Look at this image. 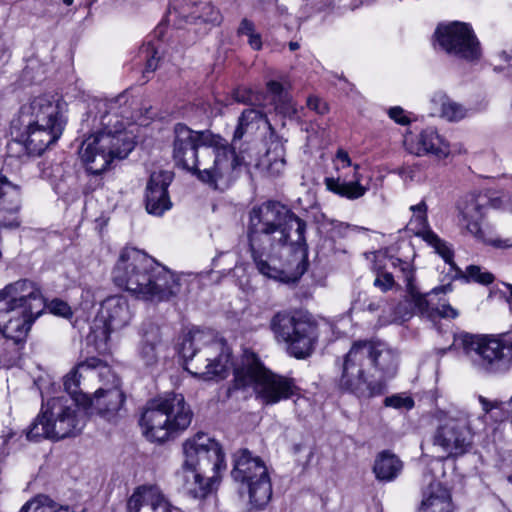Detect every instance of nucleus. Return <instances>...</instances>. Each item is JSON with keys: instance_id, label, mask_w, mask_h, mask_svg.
I'll use <instances>...</instances> for the list:
<instances>
[{"instance_id": "nucleus-1", "label": "nucleus", "mask_w": 512, "mask_h": 512, "mask_svg": "<svg viewBox=\"0 0 512 512\" xmlns=\"http://www.w3.org/2000/svg\"><path fill=\"white\" fill-rule=\"evenodd\" d=\"M305 233L306 222L281 203L253 207L248 239L258 272L279 282H296L307 269Z\"/></svg>"}, {"instance_id": "nucleus-2", "label": "nucleus", "mask_w": 512, "mask_h": 512, "mask_svg": "<svg viewBox=\"0 0 512 512\" xmlns=\"http://www.w3.org/2000/svg\"><path fill=\"white\" fill-rule=\"evenodd\" d=\"M137 116L126 93L94 102L82 121V130L91 134L82 142L81 160L91 174H101L115 159L126 158L135 146V135L128 129Z\"/></svg>"}, {"instance_id": "nucleus-3", "label": "nucleus", "mask_w": 512, "mask_h": 512, "mask_svg": "<svg viewBox=\"0 0 512 512\" xmlns=\"http://www.w3.org/2000/svg\"><path fill=\"white\" fill-rule=\"evenodd\" d=\"M172 157L177 167L193 172L214 189L227 188L240 165L235 149L210 130H193L177 123L173 129Z\"/></svg>"}, {"instance_id": "nucleus-4", "label": "nucleus", "mask_w": 512, "mask_h": 512, "mask_svg": "<svg viewBox=\"0 0 512 512\" xmlns=\"http://www.w3.org/2000/svg\"><path fill=\"white\" fill-rule=\"evenodd\" d=\"M398 365L399 353L388 343L379 339L355 341L344 357L339 387L358 398L381 395L385 385L373 378L372 369L392 377Z\"/></svg>"}, {"instance_id": "nucleus-5", "label": "nucleus", "mask_w": 512, "mask_h": 512, "mask_svg": "<svg viewBox=\"0 0 512 512\" xmlns=\"http://www.w3.org/2000/svg\"><path fill=\"white\" fill-rule=\"evenodd\" d=\"M114 284L137 299L163 302L180 292V279L145 252L125 248L112 272Z\"/></svg>"}, {"instance_id": "nucleus-6", "label": "nucleus", "mask_w": 512, "mask_h": 512, "mask_svg": "<svg viewBox=\"0 0 512 512\" xmlns=\"http://www.w3.org/2000/svg\"><path fill=\"white\" fill-rule=\"evenodd\" d=\"M66 104L54 95H40L24 103L11 121L15 144L30 156L41 155L61 137L66 125Z\"/></svg>"}, {"instance_id": "nucleus-7", "label": "nucleus", "mask_w": 512, "mask_h": 512, "mask_svg": "<svg viewBox=\"0 0 512 512\" xmlns=\"http://www.w3.org/2000/svg\"><path fill=\"white\" fill-rule=\"evenodd\" d=\"M183 462L177 475L183 491L203 500L213 494L220 483L219 472L226 469L221 445L208 434L199 432L182 445Z\"/></svg>"}, {"instance_id": "nucleus-8", "label": "nucleus", "mask_w": 512, "mask_h": 512, "mask_svg": "<svg viewBox=\"0 0 512 512\" xmlns=\"http://www.w3.org/2000/svg\"><path fill=\"white\" fill-rule=\"evenodd\" d=\"M44 310V297L34 282L22 279L11 283L0 291V332L16 344L22 343Z\"/></svg>"}, {"instance_id": "nucleus-9", "label": "nucleus", "mask_w": 512, "mask_h": 512, "mask_svg": "<svg viewBox=\"0 0 512 512\" xmlns=\"http://www.w3.org/2000/svg\"><path fill=\"white\" fill-rule=\"evenodd\" d=\"M179 353L185 370L204 380H220L232 367L231 350L212 330L195 328L182 336Z\"/></svg>"}, {"instance_id": "nucleus-10", "label": "nucleus", "mask_w": 512, "mask_h": 512, "mask_svg": "<svg viewBox=\"0 0 512 512\" xmlns=\"http://www.w3.org/2000/svg\"><path fill=\"white\" fill-rule=\"evenodd\" d=\"M392 265L399 266L406 284V298L397 305H388V311L379 315L381 325L402 324L410 320L415 312L421 316L433 319L436 316L455 319L458 311L453 308L445 299L439 298L440 293L446 294L452 290L451 285H443L432 289L426 294H421L414 285V271L408 262L400 259L392 261Z\"/></svg>"}, {"instance_id": "nucleus-11", "label": "nucleus", "mask_w": 512, "mask_h": 512, "mask_svg": "<svg viewBox=\"0 0 512 512\" xmlns=\"http://www.w3.org/2000/svg\"><path fill=\"white\" fill-rule=\"evenodd\" d=\"M233 390L251 389L263 405H274L298 393L293 378L276 374L266 368L256 353L243 351L240 364L234 369Z\"/></svg>"}, {"instance_id": "nucleus-12", "label": "nucleus", "mask_w": 512, "mask_h": 512, "mask_svg": "<svg viewBox=\"0 0 512 512\" xmlns=\"http://www.w3.org/2000/svg\"><path fill=\"white\" fill-rule=\"evenodd\" d=\"M84 425L77 399L61 395L42 402L40 413L28 428L27 438L59 440L80 433Z\"/></svg>"}, {"instance_id": "nucleus-13", "label": "nucleus", "mask_w": 512, "mask_h": 512, "mask_svg": "<svg viewBox=\"0 0 512 512\" xmlns=\"http://www.w3.org/2000/svg\"><path fill=\"white\" fill-rule=\"evenodd\" d=\"M192 412L182 394H167L151 400L140 418L143 435L152 442H164L191 423Z\"/></svg>"}, {"instance_id": "nucleus-14", "label": "nucleus", "mask_w": 512, "mask_h": 512, "mask_svg": "<svg viewBox=\"0 0 512 512\" xmlns=\"http://www.w3.org/2000/svg\"><path fill=\"white\" fill-rule=\"evenodd\" d=\"M437 421L433 433V445L439 447L448 457H459L473 445L474 429L472 416L464 409H438L434 414Z\"/></svg>"}, {"instance_id": "nucleus-15", "label": "nucleus", "mask_w": 512, "mask_h": 512, "mask_svg": "<svg viewBox=\"0 0 512 512\" xmlns=\"http://www.w3.org/2000/svg\"><path fill=\"white\" fill-rule=\"evenodd\" d=\"M270 328L277 342L284 343L289 355L304 359L311 355L318 340V327L309 317L292 312H278Z\"/></svg>"}, {"instance_id": "nucleus-16", "label": "nucleus", "mask_w": 512, "mask_h": 512, "mask_svg": "<svg viewBox=\"0 0 512 512\" xmlns=\"http://www.w3.org/2000/svg\"><path fill=\"white\" fill-rule=\"evenodd\" d=\"M464 354L471 365L485 373L507 371L512 364V342L501 336L464 334Z\"/></svg>"}, {"instance_id": "nucleus-17", "label": "nucleus", "mask_w": 512, "mask_h": 512, "mask_svg": "<svg viewBox=\"0 0 512 512\" xmlns=\"http://www.w3.org/2000/svg\"><path fill=\"white\" fill-rule=\"evenodd\" d=\"M233 457L232 478L247 491L252 508H264L272 496V484L264 461L247 449L237 451Z\"/></svg>"}, {"instance_id": "nucleus-18", "label": "nucleus", "mask_w": 512, "mask_h": 512, "mask_svg": "<svg viewBox=\"0 0 512 512\" xmlns=\"http://www.w3.org/2000/svg\"><path fill=\"white\" fill-rule=\"evenodd\" d=\"M135 315V308L130 304L127 297L123 295H114L107 297L102 301L98 312L97 320L103 324L97 323L91 327L88 340L93 342L95 349L101 353L109 351L108 342L112 332L120 331L132 322Z\"/></svg>"}, {"instance_id": "nucleus-19", "label": "nucleus", "mask_w": 512, "mask_h": 512, "mask_svg": "<svg viewBox=\"0 0 512 512\" xmlns=\"http://www.w3.org/2000/svg\"><path fill=\"white\" fill-rule=\"evenodd\" d=\"M484 197L471 193L461 198L457 205L458 225L463 234L496 249H512V235L488 237L482 229L484 218ZM512 211V197L510 199Z\"/></svg>"}, {"instance_id": "nucleus-20", "label": "nucleus", "mask_w": 512, "mask_h": 512, "mask_svg": "<svg viewBox=\"0 0 512 512\" xmlns=\"http://www.w3.org/2000/svg\"><path fill=\"white\" fill-rule=\"evenodd\" d=\"M261 124L265 125L270 131L269 146L265 155L267 169L272 175H278L284 170L286 164L284 142L275 134L274 128L262 110L257 108L245 109L239 117L233 139H241L246 132L258 129Z\"/></svg>"}, {"instance_id": "nucleus-21", "label": "nucleus", "mask_w": 512, "mask_h": 512, "mask_svg": "<svg viewBox=\"0 0 512 512\" xmlns=\"http://www.w3.org/2000/svg\"><path fill=\"white\" fill-rule=\"evenodd\" d=\"M337 177H326L325 187L328 191L349 199L355 200L365 195L367 188L362 185L363 176L360 165L353 164L347 151L338 149L333 159Z\"/></svg>"}, {"instance_id": "nucleus-22", "label": "nucleus", "mask_w": 512, "mask_h": 512, "mask_svg": "<svg viewBox=\"0 0 512 512\" xmlns=\"http://www.w3.org/2000/svg\"><path fill=\"white\" fill-rule=\"evenodd\" d=\"M439 46L448 54L474 60L480 56L479 42L472 28L465 23L439 25L435 32Z\"/></svg>"}, {"instance_id": "nucleus-23", "label": "nucleus", "mask_w": 512, "mask_h": 512, "mask_svg": "<svg viewBox=\"0 0 512 512\" xmlns=\"http://www.w3.org/2000/svg\"><path fill=\"white\" fill-rule=\"evenodd\" d=\"M136 355L138 361L151 371L165 366L171 355V348L169 342L163 338L159 325L152 322L143 325Z\"/></svg>"}, {"instance_id": "nucleus-24", "label": "nucleus", "mask_w": 512, "mask_h": 512, "mask_svg": "<svg viewBox=\"0 0 512 512\" xmlns=\"http://www.w3.org/2000/svg\"><path fill=\"white\" fill-rule=\"evenodd\" d=\"M405 150L415 156H432L438 160L446 159L453 152L449 141L434 127H427L420 133L408 132L404 135Z\"/></svg>"}, {"instance_id": "nucleus-25", "label": "nucleus", "mask_w": 512, "mask_h": 512, "mask_svg": "<svg viewBox=\"0 0 512 512\" xmlns=\"http://www.w3.org/2000/svg\"><path fill=\"white\" fill-rule=\"evenodd\" d=\"M427 204L421 201L410 207L413 215L409 221L408 228L422 240H424L444 260L445 263L454 265V251L450 244L441 239L433 232L427 219Z\"/></svg>"}, {"instance_id": "nucleus-26", "label": "nucleus", "mask_w": 512, "mask_h": 512, "mask_svg": "<svg viewBox=\"0 0 512 512\" xmlns=\"http://www.w3.org/2000/svg\"><path fill=\"white\" fill-rule=\"evenodd\" d=\"M127 512H184L157 485L138 486L127 501Z\"/></svg>"}, {"instance_id": "nucleus-27", "label": "nucleus", "mask_w": 512, "mask_h": 512, "mask_svg": "<svg viewBox=\"0 0 512 512\" xmlns=\"http://www.w3.org/2000/svg\"><path fill=\"white\" fill-rule=\"evenodd\" d=\"M173 175L169 171H155L151 173L146 185L145 207L146 211L154 216H162L172 207L168 194Z\"/></svg>"}, {"instance_id": "nucleus-28", "label": "nucleus", "mask_w": 512, "mask_h": 512, "mask_svg": "<svg viewBox=\"0 0 512 512\" xmlns=\"http://www.w3.org/2000/svg\"><path fill=\"white\" fill-rule=\"evenodd\" d=\"M105 375H111L113 379L112 386L109 388H99L93 398L90 399L89 408L91 412H96L101 417L110 421L123 406L125 398L120 389V380L111 372Z\"/></svg>"}, {"instance_id": "nucleus-29", "label": "nucleus", "mask_w": 512, "mask_h": 512, "mask_svg": "<svg viewBox=\"0 0 512 512\" xmlns=\"http://www.w3.org/2000/svg\"><path fill=\"white\" fill-rule=\"evenodd\" d=\"M418 512H453L451 494L440 482H431Z\"/></svg>"}, {"instance_id": "nucleus-30", "label": "nucleus", "mask_w": 512, "mask_h": 512, "mask_svg": "<svg viewBox=\"0 0 512 512\" xmlns=\"http://www.w3.org/2000/svg\"><path fill=\"white\" fill-rule=\"evenodd\" d=\"M266 90L267 97L277 113L288 118H292L297 114L296 104L281 82L275 80L268 81Z\"/></svg>"}, {"instance_id": "nucleus-31", "label": "nucleus", "mask_w": 512, "mask_h": 512, "mask_svg": "<svg viewBox=\"0 0 512 512\" xmlns=\"http://www.w3.org/2000/svg\"><path fill=\"white\" fill-rule=\"evenodd\" d=\"M85 369H100L99 376L102 377L105 374H110V368L105 365L102 360L99 358L91 357L86 359L84 362H81L74 369H72L65 377H64V388L66 392L69 394L68 397H72L76 399L75 396L78 393L80 386V378L81 371Z\"/></svg>"}, {"instance_id": "nucleus-32", "label": "nucleus", "mask_w": 512, "mask_h": 512, "mask_svg": "<svg viewBox=\"0 0 512 512\" xmlns=\"http://www.w3.org/2000/svg\"><path fill=\"white\" fill-rule=\"evenodd\" d=\"M401 470V461L387 451H383L377 456L373 467L376 478L381 481L394 480Z\"/></svg>"}, {"instance_id": "nucleus-33", "label": "nucleus", "mask_w": 512, "mask_h": 512, "mask_svg": "<svg viewBox=\"0 0 512 512\" xmlns=\"http://www.w3.org/2000/svg\"><path fill=\"white\" fill-rule=\"evenodd\" d=\"M183 17L189 23H209L212 25H219L222 21L220 11L208 2L193 4L189 8V12H183Z\"/></svg>"}, {"instance_id": "nucleus-34", "label": "nucleus", "mask_w": 512, "mask_h": 512, "mask_svg": "<svg viewBox=\"0 0 512 512\" xmlns=\"http://www.w3.org/2000/svg\"><path fill=\"white\" fill-rule=\"evenodd\" d=\"M446 264L449 266L448 274L452 279L464 278L467 281H474L483 285L491 284L494 280L493 274L488 271H482L479 266L470 265L463 272L455 263L454 265H451V263Z\"/></svg>"}, {"instance_id": "nucleus-35", "label": "nucleus", "mask_w": 512, "mask_h": 512, "mask_svg": "<svg viewBox=\"0 0 512 512\" xmlns=\"http://www.w3.org/2000/svg\"><path fill=\"white\" fill-rule=\"evenodd\" d=\"M440 116L449 122H458L468 116L469 110L462 104L442 95L439 96Z\"/></svg>"}, {"instance_id": "nucleus-36", "label": "nucleus", "mask_w": 512, "mask_h": 512, "mask_svg": "<svg viewBox=\"0 0 512 512\" xmlns=\"http://www.w3.org/2000/svg\"><path fill=\"white\" fill-rule=\"evenodd\" d=\"M20 512H75L68 506H60L44 495L28 501Z\"/></svg>"}, {"instance_id": "nucleus-37", "label": "nucleus", "mask_w": 512, "mask_h": 512, "mask_svg": "<svg viewBox=\"0 0 512 512\" xmlns=\"http://www.w3.org/2000/svg\"><path fill=\"white\" fill-rule=\"evenodd\" d=\"M157 54L158 52L156 47L151 43L141 47L140 57L146 59V65L143 72L145 77L148 73H152L156 70L159 62V57H157Z\"/></svg>"}, {"instance_id": "nucleus-38", "label": "nucleus", "mask_w": 512, "mask_h": 512, "mask_svg": "<svg viewBox=\"0 0 512 512\" xmlns=\"http://www.w3.org/2000/svg\"><path fill=\"white\" fill-rule=\"evenodd\" d=\"M384 404L387 407H392L395 409L410 410L414 407L413 399L409 396L402 395H393L390 397H386L384 400Z\"/></svg>"}, {"instance_id": "nucleus-39", "label": "nucleus", "mask_w": 512, "mask_h": 512, "mask_svg": "<svg viewBox=\"0 0 512 512\" xmlns=\"http://www.w3.org/2000/svg\"><path fill=\"white\" fill-rule=\"evenodd\" d=\"M387 113L390 119L402 126L409 125L413 120L412 113L405 111L400 106L390 107Z\"/></svg>"}, {"instance_id": "nucleus-40", "label": "nucleus", "mask_w": 512, "mask_h": 512, "mask_svg": "<svg viewBox=\"0 0 512 512\" xmlns=\"http://www.w3.org/2000/svg\"><path fill=\"white\" fill-rule=\"evenodd\" d=\"M46 307L52 314L57 316L67 318L72 315L70 306L66 302L59 299L52 300L48 305L45 304V308Z\"/></svg>"}, {"instance_id": "nucleus-41", "label": "nucleus", "mask_w": 512, "mask_h": 512, "mask_svg": "<svg viewBox=\"0 0 512 512\" xmlns=\"http://www.w3.org/2000/svg\"><path fill=\"white\" fill-rule=\"evenodd\" d=\"M394 283L393 275L388 272L378 274L374 280V286L383 292L390 290L394 286Z\"/></svg>"}, {"instance_id": "nucleus-42", "label": "nucleus", "mask_w": 512, "mask_h": 512, "mask_svg": "<svg viewBox=\"0 0 512 512\" xmlns=\"http://www.w3.org/2000/svg\"><path fill=\"white\" fill-rule=\"evenodd\" d=\"M233 98L236 102L239 103H249V104H261L258 99H254V94L246 89V88H238L233 92Z\"/></svg>"}, {"instance_id": "nucleus-43", "label": "nucleus", "mask_w": 512, "mask_h": 512, "mask_svg": "<svg viewBox=\"0 0 512 512\" xmlns=\"http://www.w3.org/2000/svg\"><path fill=\"white\" fill-rule=\"evenodd\" d=\"M307 107L319 115H324L329 108L326 102L317 96H309L307 99Z\"/></svg>"}, {"instance_id": "nucleus-44", "label": "nucleus", "mask_w": 512, "mask_h": 512, "mask_svg": "<svg viewBox=\"0 0 512 512\" xmlns=\"http://www.w3.org/2000/svg\"><path fill=\"white\" fill-rule=\"evenodd\" d=\"M479 402L485 414H488L494 409H500L505 410L511 415V408L507 405V403L491 402L483 396H479Z\"/></svg>"}, {"instance_id": "nucleus-45", "label": "nucleus", "mask_w": 512, "mask_h": 512, "mask_svg": "<svg viewBox=\"0 0 512 512\" xmlns=\"http://www.w3.org/2000/svg\"><path fill=\"white\" fill-rule=\"evenodd\" d=\"M331 229L330 233L332 237H345L347 235V232L350 230V225L339 222V221H331Z\"/></svg>"}, {"instance_id": "nucleus-46", "label": "nucleus", "mask_w": 512, "mask_h": 512, "mask_svg": "<svg viewBox=\"0 0 512 512\" xmlns=\"http://www.w3.org/2000/svg\"><path fill=\"white\" fill-rule=\"evenodd\" d=\"M367 310L370 312H378L388 311V303L382 297H374L371 298L369 303L367 304Z\"/></svg>"}, {"instance_id": "nucleus-47", "label": "nucleus", "mask_w": 512, "mask_h": 512, "mask_svg": "<svg viewBox=\"0 0 512 512\" xmlns=\"http://www.w3.org/2000/svg\"><path fill=\"white\" fill-rule=\"evenodd\" d=\"M254 32H256L254 23L247 18L242 19L238 28V34L248 37Z\"/></svg>"}, {"instance_id": "nucleus-48", "label": "nucleus", "mask_w": 512, "mask_h": 512, "mask_svg": "<svg viewBox=\"0 0 512 512\" xmlns=\"http://www.w3.org/2000/svg\"><path fill=\"white\" fill-rule=\"evenodd\" d=\"M10 59V51L5 40L0 36V67L4 66Z\"/></svg>"}, {"instance_id": "nucleus-49", "label": "nucleus", "mask_w": 512, "mask_h": 512, "mask_svg": "<svg viewBox=\"0 0 512 512\" xmlns=\"http://www.w3.org/2000/svg\"><path fill=\"white\" fill-rule=\"evenodd\" d=\"M248 44L254 50H260L262 48V40L259 33L254 32L248 36Z\"/></svg>"}, {"instance_id": "nucleus-50", "label": "nucleus", "mask_w": 512, "mask_h": 512, "mask_svg": "<svg viewBox=\"0 0 512 512\" xmlns=\"http://www.w3.org/2000/svg\"><path fill=\"white\" fill-rule=\"evenodd\" d=\"M399 174L405 181H412L415 176V170L411 167H403L399 170Z\"/></svg>"}, {"instance_id": "nucleus-51", "label": "nucleus", "mask_w": 512, "mask_h": 512, "mask_svg": "<svg viewBox=\"0 0 512 512\" xmlns=\"http://www.w3.org/2000/svg\"><path fill=\"white\" fill-rule=\"evenodd\" d=\"M505 287L508 291L507 302L512 303V284H505Z\"/></svg>"}, {"instance_id": "nucleus-52", "label": "nucleus", "mask_w": 512, "mask_h": 512, "mask_svg": "<svg viewBox=\"0 0 512 512\" xmlns=\"http://www.w3.org/2000/svg\"><path fill=\"white\" fill-rule=\"evenodd\" d=\"M289 48L291 51H295L299 48V44L297 42H290L289 43Z\"/></svg>"}]
</instances>
